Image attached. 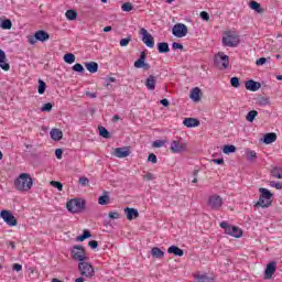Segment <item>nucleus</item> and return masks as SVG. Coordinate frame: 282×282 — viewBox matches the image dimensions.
<instances>
[{
  "instance_id": "nucleus-31",
  "label": "nucleus",
  "mask_w": 282,
  "mask_h": 282,
  "mask_svg": "<svg viewBox=\"0 0 282 282\" xmlns=\"http://www.w3.org/2000/svg\"><path fill=\"white\" fill-rule=\"evenodd\" d=\"M272 177H276V180H282V167H273L271 170Z\"/></svg>"
},
{
  "instance_id": "nucleus-47",
  "label": "nucleus",
  "mask_w": 282,
  "mask_h": 282,
  "mask_svg": "<svg viewBox=\"0 0 282 282\" xmlns=\"http://www.w3.org/2000/svg\"><path fill=\"white\" fill-rule=\"evenodd\" d=\"M258 105H260V107H265L267 105H270V99L264 98V97H261V98L258 100Z\"/></svg>"
},
{
  "instance_id": "nucleus-45",
  "label": "nucleus",
  "mask_w": 282,
  "mask_h": 282,
  "mask_svg": "<svg viewBox=\"0 0 282 282\" xmlns=\"http://www.w3.org/2000/svg\"><path fill=\"white\" fill-rule=\"evenodd\" d=\"M197 279H198V282H214V281H213V278H209V276L206 275V274L198 275Z\"/></svg>"
},
{
  "instance_id": "nucleus-38",
  "label": "nucleus",
  "mask_w": 282,
  "mask_h": 282,
  "mask_svg": "<svg viewBox=\"0 0 282 282\" xmlns=\"http://www.w3.org/2000/svg\"><path fill=\"white\" fill-rule=\"evenodd\" d=\"M78 17V13L74 10H67L66 11V19H68V21H76Z\"/></svg>"
},
{
  "instance_id": "nucleus-9",
  "label": "nucleus",
  "mask_w": 282,
  "mask_h": 282,
  "mask_svg": "<svg viewBox=\"0 0 282 282\" xmlns=\"http://www.w3.org/2000/svg\"><path fill=\"white\" fill-rule=\"evenodd\" d=\"M172 34L173 36H176V39H184V36L188 34V26H186L184 23H176L172 28Z\"/></svg>"
},
{
  "instance_id": "nucleus-28",
  "label": "nucleus",
  "mask_w": 282,
  "mask_h": 282,
  "mask_svg": "<svg viewBox=\"0 0 282 282\" xmlns=\"http://www.w3.org/2000/svg\"><path fill=\"white\" fill-rule=\"evenodd\" d=\"M85 67L90 74H96V72H98V63L96 62L85 63Z\"/></svg>"
},
{
  "instance_id": "nucleus-39",
  "label": "nucleus",
  "mask_w": 282,
  "mask_h": 282,
  "mask_svg": "<svg viewBox=\"0 0 282 282\" xmlns=\"http://www.w3.org/2000/svg\"><path fill=\"white\" fill-rule=\"evenodd\" d=\"M0 28H2V30H12V21L10 19L3 20Z\"/></svg>"
},
{
  "instance_id": "nucleus-24",
  "label": "nucleus",
  "mask_w": 282,
  "mask_h": 282,
  "mask_svg": "<svg viewBox=\"0 0 282 282\" xmlns=\"http://www.w3.org/2000/svg\"><path fill=\"white\" fill-rule=\"evenodd\" d=\"M158 51H159V54H169V52H171V47H169V43L160 42L158 44Z\"/></svg>"
},
{
  "instance_id": "nucleus-12",
  "label": "nucleus",
  "mask_w": 282,
  "mask_h": 282,
  "mask_svg": "<svg viewBox=\"0 0 282 282\" xmlns=\"http://www.w3.org/2000/svg\"><path fill=\"white\" fill-rule=\"evenodd\" d=\"M139 34H141L142 42L147 45V47H155V40L153 39V35L147 31V29L142 28L139 31Z\"/></svg>"
},
{
  "instance_id": "nucleus-32",
  "label": "nucleus",
  "mask_w": 282,
  "mask_h": 282,
  "mask_svg": "<svg viewBox=\"0 0 282 282\" xmlns=\"http://www.w3.org/2000/svg\"><path fill=\"white\" fill-rule=\"evenodd\" d=\"M65 63H68V65H72V63H76V55L74 53H67L64 55Z\"/></svg>"
},
{
  "instance_id": "nucleus-14",
  "label": "nucleus",
  "mask_w": 282,
  "mask_h": 282,
  "mask_svg": "<svg viewBox=\"0 0 282 282\" xmlns=\"http://www.w3.org/2000/svg\"><path fill=\"white\" fill-rule=\"evenodd\" d=\"M0 217L8 226H17L18 224L17 217H14V215H12V213H10L9 210H2L0 213Z\"/></svg>"
},
{
  "instance_id": "nucleus-42",
  "label": "nucleus",
  "mask_w": 282,
  "mask_h": 282,
  "mask_svg": "<svg viewBox=\"0 0 282 282\" xmlns=\"http://www.w3.org/2000/svg\"><path fill=\"white\" fill-rule=\"evenodd\" d=\"M230 85H231V87H235L236 89L241 87V83L239 82L238 77H232L230 79Z\"/></svg>"
},
{
  "instance_id": "nucleus-62",
  "label": "nucleus",
  "mask_w": 282,
  "mask_h": 282,
  "mask_svg": "<svg viewBox=\"0 0 282 282\" xmlns=\"http://www.w3.org/2000/svg\"><path fill=\"white\" fill-rule=\"evenodd\" d=\"M194 178L192 180V184H197V175H199V170H195L193 172Z\"/></svg>"
},
{
  "instance_id": "nucleus-43",
  "label": "nucleus",
  "mask_w": 282,
  "mask_h": 282,
  "mask_svg": "<svg viewBox=\"0 0 282 282\" xmlns=\"http://www.w3.org/2000/svg\"><path fill=\"white\" fill-rule=\"evenodd\" d=\"M50 184L53 188H57L59 192L63 191V183L58 181H51Z\"/></svg>"
},
{
  "instance_id": "nucleus-13",
  "label": "nucleus",
  "mask_w": 282,
  "mask_h": 282,
  "mask_svg": "<svg viewBox=\"0 0 282 282\" xmlns=\"http://www.w3.org/2000/svg\"><path fill=\"white\" fill-rule=\"evenodd\" d=\"M223 45L225 47H237L239 45V35L227 34L223 37Z\"/></svg>"
},
{
  "instance_id": "nucleus-63",
  "label": "nucleus",
  "mask_w": 282,
  "mask_h": 282,
  "mask_svg": "<svg viewBox=\"0 0 282 282\" xmlns=\"http://www.w3.org/2000/svg\"><path fill=\"white\" fill-rule=\"evenodd\" d=\"M212 162H213L214 164H219V165H221V164H224V159H223V158H221V159H213Z\"/></svg>"
},
{
  "instance_id": "nucleus-34",
  "label": "nucleus",
  "mask_w": 282,
  "mask_h": 282,
  "mask_svg": "<svg viewBox=\"0 0 282 282\" xmlns=\"http://www.w3.org/2000/svg\"><path fill=\"white\" fill-rule=\"evenodd\" d=\"M237 151V148L235 145H224L223 148V153H225V155H230V153H235Z\"/></svg>"
},
{
  "instance_id": "nucleus-16",
  "label": "nucleus",
  "mask_w": 282,
  "mask_h": 282,
  "mask_svg": "<svg viewBox=\"0 0 282 282\" xmlns=\"http://www.w3.org/2000/svg\"><path fill=\"white\" fill-rule=\"evenodd\" d=\"M245 87L248 91H259L261 89V83L250 79L246 82Z\"/></svg>"
},
{
  "instance_id": "nucleus-58",
  "label": "nucleus",
  "mask_w": 282,
  "mask_h": 282,
  "mask_svg": "<svg viewBox=\"0 0 282 282\" xmlns=\"http://www.w3.org/2000/svg\"><path fill=\"white\" fill-rule=\"evenodd\" d=\"M88 246H89V248H91V250H96V248H98V241H96V240H90V241L88 242Z\"/></svg>"
},
{
  "instance_id": "nucleus-11",
  "label": "nucleus",
  "mask_w": 282,
  "mask_h": 282,
  "mask_svg": "<svg viewBox=\"0 0 282 282\" xmlns=\"http://www.w3.org/2000/svg\"><path fill=\"white\" fill-rule=\"evenodd\" d=\"M208 206L212 208V210H219V208L224 206V199L217 194L212 195L208 198Z\"/></svg>"
},
{
  "instance_id": "nucleus-26",
  "label": "nucleus",
  "mask_w": 282,
  "mask_h": 282,
  "mask_svg": "<svg viewBox=\"0 0 282 282\" xmlns=\"http://www.w3.org/2000/svg\"><path fill=\"white\" fill-rule=\"evenodd\" d=\"M249 8L258 12V14H263V8H261V4L254 0L249 2Z\"/></svg>"
},
{
  "instance_id": "nucleus-54",
  "label": "nucleus",
  "mask_w": 282,
  "mask_h": 282,
  "mask_svg": "<svg viewBox=\"0 0 282 282\" xmlns=\"http://www.w3.org/2000/svg\"><path fill=\"white\" fill-rule=\"evenodd\" d=\"M108 217H109L110 219H120V214H119L118 212H110V213L108 214Z\"/></svg>"
},
{
  "instance_id": "nucleus-55",
  "label": "nucleus",
  "mask_w": 282,
  "mask_h": 282,
  "mask_svg": "<svg viewBox=\"0 0 282 282\" xmlns=\"http://www.w3.org/2000/svg\"><path fill=\"white\" fill-rule=\"evenodd\" d=\"M270 186H272L273 188H276V191H281V189H282V184L279 183V182L272 181V182L270 183Z\"/></svg>"
},
{
  "instance_id": "nucleus-60",
  "label": "nucleus",
  "mask_w": 282,
  "mask_h": 282,
  "mask_svg": "<svg viewBox=\"0 0 282 282\" xmlns=\"http://www.w3.org/2000/svg\"><path fill=\"white\" fill-rule=\"evenodd\" d=\"M55 156L57 160H63V150L62 149H56L55 150Z\"/></svg>"
},
{
  "instance_id": "nucleus-53",
  "label": "nucleus",
  "mask_w": 282,
  "mask_h": 282,
  "mask_svg": "<svg viewBox=\"0 0 282 282\" xmlns=\"http://www.w3.org/2000/svg\"><path fill=\"white\" fill-rule=\"evenodd\" d=\"M152 147H154V149H160L162 147H164V141L162 140H156L152 143Z\"/></svg>"
},
{
  "instance_id": "nucleus-37",
  "label": "nucleus",
  "mask_w": 282,
  "mask_h": 282,
  "mask_svg": "<svg viewBox=\"0 0 282 282\" xmlns=\"http://www.w3.org/2000/svg\"><path fill=\"white\" fill-rule=\"evenodd\" d=\"M99 135H101V138H106V140H109V138H111V133L105 127H99Z\"/></svg>"
},
{
  "instance_id": "nucleus-50",
  "label": "nucleus",
  "mask_w": 282,
  "mask_h": 282,
  "mask_svg": "<svg viewBox=\"0 0 282 282\" xmlns=\"http://www.w3.org/2000/svg\"><path fill=\"white\" fill-rule=\"evenodd\" d=\"M148 162H152V164H158V156L153 153L149 154Z\"/></svg>"
},
{
  "instance_id": "nucleus-6",
  "label": "nucleus",
  "mask_w": 282,
  "mask_h": 282,
  "mask_svg": "<svg viewBox=\"0 0 282 282\" xmlns=\"http://www.w3.org/2000/svg\"><path fill=\"white\" fill-rule=\"evenodd\" d=\"M220 228H224L226 235H230L236 239H240L243 236V231L239 227L230 226L228 223L223 221L220 223Z\"/></svg>"
},
{
  "instance_id": "nucleus-8",
  "label": "nucleus",
  "mask_w": 282,
  "mask_h": 282,
  "mask_svg": "<svg viewBox=\"0 0 282 282\" xmlns=\"http://www.w3.org/2000/svg\"><path fill=\"white\" fill-rule=\"evenodd\" d=\"M36 41L41 43H45V41H50V33L43 30L36 31L34 35L29 36L28 42L30 45H34Z\"/></svg>"
},
{
  "instance_id": "nucleus-64",
  "label": "nucleus",
  "mask_w": 282,
  "mask_h": 282,
  "mask_svg": "<svg viewBox=\"0 0 282 282\" xmlns=\"http://www.w3.org/2000/svg\"><path fill=\"white\" fill-rule=\"evenodd\" d=\"M160 102L163 105V107H169V99H162Z\"/></svg>"
},
{
  "instance_id": "nucleus-4",
  "label": "nucleus",
  "mask_w": 282,
  "mask_h": 282,
  "mask_svg": "<svg viewBox=\"0 0 282 282\" xmlns=\"http://www.w3.org/2000/svg\"><path fill=\"white\" fill-rule=\"evenodd\" d=\"M70 254L75 261H79V263H83V261H89V257H87V252L85 251V247L80 245H75L73 249L70 250Z\"/></svg>"
},
{
  "instance_id": "nucleus-48",
  "label": "nucleus",
  "mask_w": 282,
  "mask_h": 282,
  "mask_svg": "<svg viewBox=\"0 0 282 282\" xmlns=\"http://www.w3.org/2000/svg\"><path fill=\"white\" fill-rule=\"evenodd\" d=\"M130 41H131V35H128V37H126V39H121L120 40V46L121 47H127V45H129Z\"/></svg>"
},
{
  "instance_id": "nucleus-23",
  "label": "nucleus",
  "mask_w": 282,
  "mask_h": 282,
  "mask_svg": "<svg viewBox=\"0 0 282 282\" xmlns=\"http://www.w3.org/2000/svg\"><path fill=\"white\" fill-rule=\"evenodd\" d=\"M167 252L169 254H175V257H184V250L180 249L177 246H171Z\"/></svg>"
},
{
  "instance_id": "nucleus-35",
  "label": "nucleus",
  "mask_w": 282,
  "mask_h": 282,
  "mask_svg": "<svg viewBox=\"0 0 282 282\" xmlns=\"http://www.w3.org/2000/svg\"><path fill=\"white\" fill-rule=\"evenodd\" d=\"M91 237V231L85 229L83 235L76 237V241H85V239H89Z\"/></svg>"
},
{
  "instance_id": "nucleus-33",
  "label": "nucleus",
  "mask_w": 282,
  "mask_h": 282,
  "mask_svg": "<svg viewBox=\"0 0 282 282\" xmlns=\"http://www.w3.org/2000/svg\"><path fill=\"white\" fill-rule=\"evenodd\" d=\"M45 89H47V84H45L43 79H39L37 93L40 94V96H43V94H45Z\"/></svg>"
},
{
  "instance_id": "nucleus-17",
  "label": "nucleus",
  "mask_w": 282,
  "mask_h": 282,
  "mask_svg": "<svg viewBox=\"0 0 282 282\" xmlns=\"http://www.w3.org/2000/svg\"><path fill=\"white\" fill-rule=\"evenodd\" d=\"M124 213L127 215V219L129 221H133V219H138V217H140V213L138 212V209L135 208H130V207H127L124 209Z\"/></svg>"
},
{
  "instance_id": "nucleus-20",
  "label": "nucleus",
  "mask_w": 282,
  "mask_h": 282,
  "mask_svg": "<svg viewBox=\"0 0 282 282\" xmlns=\"http://www.w3.org/2000/svg\"><path fill=\"white\" fill-rule=\"evenodd\" d=\"M184 127H187L188 129H193L194 127H199V119L196 118H185L183 120Z\"/></svg>"
},
{
  "instance_id": "nucleus-44",
  "label": "nucleus",
  "mask_w": 282,
  "mask_h": 282,
  "mask_svg": "<svg viewBox=\"0 0 282 282\" xmlns=\"http://www.w3.org/2000/svg\"><path fill=\"white\" fill-rule=\"evenodd\" d=\"M73 72H77L78 74H83V72H85V67H83V64H75L73 66Z\"/></svg>"
},
{
  "instance_id": "nucleus-15",
  "label": "nucleus",
  "mask_w": 282,
  "mask_h": 282,
  "mask_svg": "<svg viewBox=\"0 0 282 282\" xmlns=\"http://www.w3.org/2000/svg\"><path fill=\"white\" fill-rule=\"evenodd\" d=\"M274 272H276V262L271 261L267 264V268L264 270V279H272V276H274Z\"/></svg>"
},
{
  "instance_id": "nucleus-10",
  "label": "nucleus",
  "mask_w": 282,
  "mask_h": 282,
  "mask_svg": "<svg viewBox=\"0 0 282 282\" xmlns=\"http://www.w3.org/2000/svg\"><path fill=\"white\" fill-rule=\"evenodd\" d=\"M170 151H172V153H184V151H186V142H184L182 138L173 140Z\"/></svg>"
},
{
  "instance_id": "nucleus-56",
  "label": "nucleus",
  "mask_w": 282,
  "mask_h": 282,
  "mask_svg": "<svg viewBox=\"0 0 282 282\" xmlns=\"http://www.w3.org/2000/svg\"><path fill=\"white\" fill-rule=\"evenodd\" d=\"M12 270L14 272H21V270H23V265L19 264V263H13L12 264Z\"/></svg>"
},
{
  "instance_id": "nucleus-18",
  "label": "nucleus",
  "mask_w": 282,
  "mask_h": 282,
  "mask_svg": "<svg viewBox=\"0 0 282 282\" xmlns=\"http://www.w3.org/2000/svg\"><path fill=\"white\" fill-rule=\"evenodd\" d=\"M131 154V152L129 151V148L124 147V148H116L113 155L115 158H129V155Z\"/></svg>"
},
{
  "instance_id": "nucleus-51",
  "label": "nucleus",
  "mask_w": 282,
  "mask_h": 282,
  "mask_svg": "<svg viewBox=\"0 0 282 282\" xmlns=\"http://www.w3.org/2000/svg\"><path fill=\"white\" fill-rule=\"evenodd\" d=\"M143 180H145L147 182H153V180H155V175H153V173H147L145 175H143Z\"/></svg>"
},
{
  "instance_id": "nucleus-1",
  "label": "nucleus",
  "mask_w": 282,
  "mask_h": 282,
  "mask_svg": "<svg viewBox=\"0 0 282 282\" xmlns=\"http://www.w3.org/2000/svg\"><path fill=\"white\" fill-rule=\"evenodd\" d=\"M33 185L34 181L30 177V174L28 173L20 174L19 177L14 181L15 188L21 193L30 191Z\"/></svg>"
},
{
  "instance_id": "nucleus-19",
  "label": "nucleus",
  "mask_w": 282,
  "mask_h": 282,
  "mask_svg": "<svg viewBox=\"0 0 282 282\" xmlns=\"http://www.w3.org/2000/svg\"><path fill=\"white\" fill-rule=\"evenodd\" d=\"M155 85H158V79L155 78V76L150 75L145 79V87H147V89H149L150 91H154L155 90Z\"/></svg>"
},
{
  "instance_id": "nucleus-40",
  "label": "nucleus",
  "mask_w": 282,
  "mask_h": 282,
  "mask_svg": "<svg viewBox=\"0 0 282 282\" xmlns=\"http://www.w3.org/2000/svg\"><path fill=\"white\" fill-rule=\"evenodd\" d=\"M246 155L249 162H253L254 160H257V152H254L253 150H247Z\"/></svg>"
},
{
  "instance_id": "nucleus-49",
  "label": "nucleus",
  "mask_w": 282,
  "mask_h": 282,
  "mask_svg": "<svg viewBox=\"0 0 282 282\" xmlns=\"http://www.w3.org/2000/svg\"><path fill=\"white\" fill-rule=\"evenodd\" d=\"M199 17L203 21H210V14H208L206 11H202Z\"/></svg>"
},
{
  "instance_id": "nucleus-2",
  "label": "nucleus",
  "mask_w": 282,
  "mask_h": 282,
  "mask_svg": "<svg viewBox=\"0 0 282 282\" xmlns=\"http://www.w3.org/2000/svg\"><path fill=\"white\" fill-rule=\"evenodd\" d=\"M260 197L254 206H260L261 208H270L272 206V192L265 187L259 188Z\"/></svg>"
},
{
  "instance_id": "nucleus-22",
  "label": "nucleus",
  "mask_w": 282,
  "mask_h": 282,
  "mask_svg": "<svg viewBox=\"0 0 282 282\" xmlns=\"http://www.w3.org/2000/svg\"><path fill=\"white\" fill-rule=\"evenodd\" d=\"M51 138L55 142H58V141L63 140V131H61V129H56V128L52 129L51 130Z\"/></svg>"
},
{
  "instance_id": "nucleus-5",
  "label": "nucleus",
  "mask_w": 282,
  "mask_h": 282,
  "mask_svg": "<svg viewBox=\"0 0 282 282\" xmlns=\"http://www.w3.org/2000/svg\"><path fill=\"white\" fill-rule=\"evenodd\" d=\"M214 65L220 69H228V65H230V57L224 54V52H219L214 57Z\"/></svg>"
},
{
  "instance_id": "nucleus-3",
  "label": "nucleus",
  "mask_w": 282,
  "mask_h": 282,
  "mask_svg": "<svg viewBox=\"0 0 282 282\" xmlns=\"http://www.w3.org/2000/svg\"><path fill=\"white\" fill-rule=\"evenodd\" d=\"M85 206H87V202L83 198H73L66 204L69 213H80V210H85Z\"/></svg>"
},
{
  "instance_id": "nucleus-29",
  "label": "nucleus",
  "mask_w": 282,
  "mask_h": 282,
  "mask_svg": "<svg viewBox=\"0 0 282 282\" xmlns=\"http://www.w3.org/2000/svg\"><path fill=\"white\" fill-rule=\"evenodd\" d=\"M151 254L152 257H154V259H162L164 257V251H162L158 247H153L151 250Z\"/></svg>"
},
{
  "instance_id": "nucleus-59",
  "label": "nucleus",
  "mask_w": 282,
  "mask_h": 282,
  "mask_svg": "<svg viewBox=\"0 0 282 282\" xmlns=\"http://www.w3.org/2000/svg\"><path fill=\"white\" fill-rule=\"evenodd\" d=\"M268 63V58L265 57H260L259 59L256 61V65H265Z\"/></svg>"
},
{
  "instance_id": "nucleus-7",
  "label": "nucleus",
  "mask_w": 282,
  "mask_h": 282,
  "mask_svg": "<svg viewBox=\"0 0 282 282\" xmlns=\"http://www.w3.org/2000/svg\"><path fill=\"white\" fill-rule=\"evenodd\" d=\"M87 261L88 260H84L83 262H79L78 270H79V274H82V276L91 279V276H94V267Z\"/></svg>"
},
{
  "instance_id": "nucleus-46",
  "label": "nucleus",
  "mask_w": 282,
  "mask_h": 282,
  "mask_svg": "<svg viewBox=\"0 0 282 282\" xmlns=\"http://www.w3.org/2000/svg\"><path fill=\"white\" fill-rule=\"evenodd\" d=\"M78 184H80V186H89V178H87V176H82L78 180Z\"/></svg>"
},
{
  "instance_id": "nucleus-61",
  "label": "nucleus",
  "mask_w": 282,
  "mask_h": 282,
  "mask_svg": "<svg viewBox=\"0 0 282 282\" xmlns=\"http://www.w3.org/2000/svg\"><path fill=\"white\" fill-rule=\"evenodd\" d=\"M172 47H173V50H184V45H182V44H180L177 42H174L172 44Z\"/></svg>"
},
{
  "instance_id": "nucleus-21",
  "label": "nucleus",
  "mask_w": 282,
  "mask_h": 282,
  "mask_svg": "<svg viewBox=\"0 0 282 282\" xmlns=\"http://www.w3.org/2000/svg\"><path fill=\"white\" fill-rule=\"evenodd\" d=\"M6 52L0 48V67L3 69V72H10V64L6 62Z\"/></svg>"
},
{
  "instance_id": "nucleus-52",
  "label": "nucleus",
  "mask_w": 282,
  "mask_h": 282,
  "mask_svg": "<svg viewBox=\"0 0 282 282\" xmlns=\"http://www.w3.org/2000/svg\"><path fill=\"white\" fill-rule=\"evenodd\" d=\"M52 102H47V104H44L43 107L41 108V111H52Z\"/></svg>"
},
{
  "instance_id": "nucleus-57",
  "label": "nucleus",
  "mask_w": 282,
  "mask_h": 282,
  "mask_svg": "<svg viewBox=\"0 0 282 282\" xmlns=\"http://www.w3.org/2000/svg\"><path fill=\"white\" fill-rule=\"evenodd\" d=\"M143 65H144V61H143V59H137V61L134 62V67H137V69L142 68Z\"/></svg>"
},
{
  "instance_id": "nucleus-41",
  "label": "nucleus",
  "mask_w": 282,
  "mask_h": 282,
  "mask_svg": "<svg viewBox=\"0 0 282 282\" xmlns=\"http://www.w3.org/2000/svg\"><path fill=\"white\" fill-rule=\"evenodd\" d=\"M121 10L123 12H131V10H133V4H131V2H126L121 6Z\"/></svg>"
},
{
  "instance_id": "nucleus-27",
  "label": "nucleus",
  "mask_w": 282,
  "mask_h": 282,
  "mask_svg": "<svg viewBox=\"0 0 282 282\" xmlns=\"http://www.w3.org/2000/svg\"><path fill=\"white\" fill-rule=\"evenodd\" d=\"M263 142L264 144H272V142H276V133L270 132L264 134Z\"/></svg>"
},
{
  "instance_id": "nucleus-25",
  "label": "nucleus",
  "mask_w": 282,
  "mask_h": 282,
  "mask_svg": "<svg viewBox=\"0 0 282 282\" xmlns=\"http://www.w3.org/2000/svg\"><path fill=\"white\" fill-rule=\"evenodd\" d=\"M199 94H202V89H199V87H195V88L191 91L189 98H191L192 100H194V102H199V100H200Z\"/></svg>"
},
{
  "instance_id": "nucleus-36",
  "label": "nucleus",
  "mask_w": 282,
  "mask_h": 282,
  "mask_svg": "<svg viewBox=\"0 0 282 282\" xmlns=\"http://www.w3.org/2000/svg\"><path fill=\"white\" fill-rule=\"evenodd\" d=\"M257 116H259V112L257 110H251L247 113L246 120L248 122H254V118H257Z\"/></svg>"
},
{
  "instance_id": "nucleus-30",
  "label": "nucleus",
  "mask_w": 282,
  "mask_h": 282,
  "mask_svg": "<svg viewBox=\"0 0 282 282\" xmlns=\"http://www.w3.org/2000/svg\"><path fill=\"white\" fill-rule=\"evenodd\" d=\"M98 204L100 206H107V204H109V193L108 192H104V195L98 197Z\"/></svg>"
}]
</instances>
